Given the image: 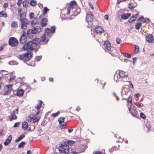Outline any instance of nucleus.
<instances>
[{
    "label": "nucleus",
    "mask_w": 154,
    "mask_h": 154,
    "mask_svg": "<svg viewBox=\"0 0 154 154\" xmlns=\"http://www.w3.org/2000/svg\"><path fill=\"white\" fill-rule=\"evenodd\" d=\"M32 45L30 42H28L23 45L22 49L27 52L19 55L18 57L19 59L21 60L29 61L32 59L33 55V53L32 51L34 49L32 46Z\"/></svg>",
    "instance_id": "obj_1"
},
{
    "label": "nucleus",
    "mask_w": 154,
    "mask_h": 154,
    "mask_svg": "<svg viewBox=\"0 0 154 154\" xmlns=\"http://www.w3.org/2000/svg\"><path fill=\"white\" fill-rule=\"evenodd\" d=\"M75 143L74 141L68 139L65 140L58 147V150L60 153L69 154V146H71Z\"/></svg>",
    "instance_id": "obj_2"
},
{
    "label": "nucleus",
    "mask_w": 154,
    "mask_h": 154,
    "mask_svg": "<svg viewBox=\"0 0 154 154\" xmlns=\"http://www.w3.org/2000/svg\"><path fill=\"white\" fill-rule=\"evenodd\" d=\"M87 147V146L86 145L81 144L79 145L78 148H76V149H71L69 153H70L72 154H77L82 152H84Z\"/></svg>",
    "instance_id": "obj_3"
},
{
    "label": "nucleus",
    "mask_w": 154,
    "mask_h": 154,
    "mask_svg": "<svg viewBox=\"0 0 154 154\" xmlns=\"http://www.w3.org/2000/svg\"><path fill=\"white\" fill-rule=\"evenodd\" d=\"M12 86V84H10L5 86L4 87V91L5 92L4 93H2L1 94L4 96L10 94L11 92L13 90Z\"/></svg>",
    "instance_id": "obj_4"
},
{
    "label": "nucleus",
    "mask_w": 154,
    "mask_h": 154,
    "mask_svg": "<svg viewBox=\"0 0 154 154\" xmlns=\"http://www.w3.org/2000/svg\"><path fill=\"white\" fill-rule=\"evenodd\" d=\"M8 43L9 45L11 46L16 47L18 44V41L16 38L12 37L9 39Z\"/></svg>",
    "instance_id": "obj_5"
},
{
    "label": "nucleus",
    "mask_w": 154,
    "mask_h": 154,
    "mask_svg": "<svg viewBox=\"0 0 154 154\" xmlns=\"http://www.w3.org/2000/svg\"><path fill=\"white\" fill-rule=\"evenodd\" d=\"M41 26H37L34 27L31 29V33L35 34H39L42 29Z\"/></svg>",
    "instance_id": "obj_6"
},
{
    "label": "nucleus",
    "mask_w": 154,
    "mask_h": 154,
    "mask_svg": "<svg viewBox=\"0 0 154 154\" xmlns=\"http://www.w3.org/2000/svg\"><path fill=\"white\" fill-rule=\"evenodd\" d=\"M86 21L88 23L89 22L92 21L93 18V14L90 11L86 13Z\"/></svg>",
    "instance_id": "obj_7"
},
{
    "label": "nucleus",
    "mask_w": 154,
    "mask_h": 154,
    "mask_svg": "<svg viewBox=\"0 0 154 154\" xmlns=\"http://www.w3.org/2000/svg\"><path fill=\"white\" fill-rule=\"evenodd\" d=\"M111 47L109 41L108 40L105 41L103 45V48L108 51H110L111 50Z\"/></svg>",
    "instance_id": "obj_8"
},
{
    "label": "nucleus",
    "mask_w": 154,
    "mask_h": 154,
    "mask_svg": "<svg viewBox=\"0 0 154 154\" xmlns=\"http://www.w3.org/2000/svg\"><path fill=\"white\" fill-rule=\"evenodd\" d=\"M21 23V29H26L27 28V26L29 24V22H26L23 21V19L20 20Z\"/></svg>",
    "instance_id": "obj_9"
},
{
    "label": "nucleus",
    "mask_w": 154,
    "mask_h": 154,
    "mask_svg": "<svg viewBox=\"0 0 154 154\" xmlns=\"http://www.w3.org/2000/svg\"><path fill=\"white\" fill-rule=\"evenodd\" d=\"M146 41L149 43H151L154 40V37L152 34H149L146 35Z\"/></svg>",
    "instance_id": "obj_10"
},
{
    "label": "nucleus",
    "mask_w": 154,
    "mask_h": 154,
    "mask_svg": "<svg viewBox=\"0 0 154 154\" xmlns=\"http://www.w3.org/2000/svg\"><path fill=\"white\" fill-rule=\"evenodd\" d=\"M94 30L97 33H102L104 31L103 28L101 26H96Z\"/></svg>",
    "instance_id": "obj_11"
},
{
    "label": "nucleus",
    "mask_w": 154,
    "mask_h": 154,
    "mask_svg": "<svg viewBox=\"0 0 154 154\" xmlns=\"http://www.w3.org/2000/svg\"><path fill=\"white\" fill-rule=\"evenodd\" d=\"M51 27L52 29H51L49 27H47L45 28V33H46V32H47V31H49L51 33H54L56 30V27H55V26H51Z\"/></svg>",
    "instance_id": "obj_12"
},
{
    "label": "nucleus",
    "mask_w": 154,
    "mask_h": 154,
    "mask_svg": "<svg viewBox=\"0 0 154 154\" xmlns=\"http://www.w3.org/2000/svg\"><path fill=\"white\" fill-rule=\"evenodd\" d=\"M40 24L42 27L46 26L48 24V20L46 18H43L41 20Z\"/></svg>",
    "instance_id": "obj_13"
},
{
    "label": "nucleus",
    "mask_w": 154,
    "mask_h": 154,
    "mask_svg": "<svg viewBox=\"0 0 154 154\" xmlns=\"http://www.w3.org/2000/svg\"><path fill=\"white\" fill-rule=\"evenodd\" d=\"M40 111L38 110L34 116V119L33 120V122H38L40 119V116H39L38 115L39 114Z\"/></svg>",
    "instance_id": "obj_14"
},
{
    "label": "nucleus",
    "mask_w": 154,
    "mask_h": 154,
    "mask_svg": "<svg viewBox=\"0 0 154 154\" xmlns=\"http://www.w3.org/2000/svg\"><path fill=\"white\" fill-rule=\"evenodd\" d=\"M12 139V136L11 135H10L8 137V138L4 142V145L5 146H7L11 143Z\"/></svg>",
    "instance_id": "obj_15"
},
{
    "label": "nucleus",
    "mask_w": 154,
    "mask_h": 154,
    "mask_svg": "<svg viewBox=\"0 0 154 154\" xmlns=\"http://www.w3.org/2000/svg\"><path fill=\"white\" fill-rule=\"evenodd\" d=\"M119 76L120 77L124 78L125 77H126L127 78H128V75H127V74L126 73V72L122 70H121L119 72Z\"/></svg>",
    "instance_id": "obj_16"
},
{
    "label": "nucleus",
    "mask_w": 154,
    "mask_h": 154,
    "mask_svg": "<svg viewBox=\"0 0 154 154\" xmlns=\"http://www.w3.org/2000/svg\"><path fill=\"white\" fill-rule=\"evenodd\" d=\"M24 93V90L21 89L17 91L16 94L18 96L21 97L23 95Z\"/></svg>",
    "instance_id": "obj_17"
},
{
    "label": "nucleus",
    "mask_w": 154,
    "mask_h": 154,
    "mask_svg": "<svg viewBox=\"0 0 154 154\" xmlns=\"http://www.w3.org/2000/svg\"><path fill=\"white\" fill-rule=\"evenodd\" d=\"M29 127V125L28 123L25 121L23 122L22 123V128L25 131Z\"/></svg>",
    "instance_id": "obj_18"
},
{
    "label": "nucleus",
    "mask_w": 154,
    "mask_h": 154,
    "mask_svg": "<svg viewBox=\"0 0 154 154\" xmlns=\"http://www.w3.org/2000/svg\"><path fill=\"white\" fill-rule=\"evenodd\" d=\"M11 115L9 117V118L10 121H12L13 120H14L17 119V116L15 114V112L11 113Z\"/></svg>",
    "instance_id": "obj_19"
},
{
    "label": "nucleus",
    "mask_w": 154,
    "mask_h": 154,
    "mask_svg": "<svg viewBox=\"0 0 154 154\" xmlns=\"http://www.w3.org/2000/svg\"><path fill=\"white\" fill-rule=\"evenodd\" d=\"M25 137V135L23 134H21L15 140V142L17 143L21 140L23 138Z\"/></svg>",
    "instance_id": "obj_20"
},
{
    "label": "nucleus",
    "mask_w": 154,
    "mask_h": 154,
    "mask_svg": "<svg viewBox=\"0 0 154 154\" xmlns=\"http://www.w3.org/2000/svg\"><path fill=\"white\" fill-rule=\"evenodd\" d=\"M131 91L130 89H129V87L128 88H126L123 87L121 89V95L122 96V93H123V92H128L129 91Z\"/></svg>",
    "instance_id": "obj_21"
},
{
    "label": "nucleus",
    "mask_w": 154,
    "mask_h": 154,
    "mask_svg": "<svg viewBox=\"0 0 154 154\" xmlns=\"http://www.w3.org/2000/svg\"><path fill=\"white\" fill-rule=\"evenodd\" d=\"M122 100H126L127 101V102L130 103L131 104L132 103V97L131 95H129L128 98H123Z\"/></svg>",
    "instance_id": "obj_22"
},
{
    "label": "nucleus",
    "mask_w": 154,
    "mask_h": 154,
    "mask_svg": "<svg viewBox=\"0 0 154 154\" xmlns=\"http://www.w3.org/2000/svg\"><path fill=\"white\" fill-rule=\"evenodd\" d=\"M29 3V0H25L23 2V7L27 8Z\"/></svg>",
    "instance_id": "obj_23"
},
{
    "label": "nucleus",
    "mask_w": 154,
    "mask_h": 154,
    "mask_svg": "<svg viewBox=\"0 0 154 154\" xmlns=\"http://www.w3.org/2000/svg\"><path fill=\"white\" fill-rule=\"evenodd\" d=\"M24 38H20L19 39L20 42L22 44H24L27 41V37H24Z\"/></svg>",
    "instance_id": "obj_24"
},
{
    "label": "nucleus",
    "mask_w": 154,
    "mask_h": 154,
    "mask_svg": "<svg viewBox=\"0 0 154 154\" xmlns=\"http://www.w3.org/2000/svg\"><path fill=\"white\" fill-rule=\"evenodd\" d=\"M11 26L13 28H16L18 27L17 22V21H13L11 24Z\"/></svg>",
    "instance_id": "obj_25"
},
{
    "label": "nucleus",
    "mask_w": 154,
    "mask_h": 154,
    "mask_svg": "<svg viewBox=\"0 0 154 154\" xmlns=\"http://www.w3.org/2000/svg\"><path fill=\"white\" fill-rule=\"evenodd\" d=\"M132 111H133L131 112H130L131 115L133 116V117H135L136 118L138 117V116L136 112H135V110L134 109H133Z\"/></svg>",
    "instance_id": "obj_26"
},
{
    "label": "nucleus",
    "mask_w": 154,
    "mask_h": 154,
    "mask_svg": "<svg viewBox=\"0 0 154 154\" xmlns=\"http://www.w3.org/2000/svg\"><path fill=\"white\" fill-rule=\"evenodd\" d=\"M26 12H23L20 14V19H22L23 18L26 17Z\"/></svg>",
    "instance_id": "obj_27"
},
{
    "label": "nucleus",
    "mask_w": 154,
    "mask_h": 154,
    "mask_svg": "<svg viewBox=\"0 0 154 154\" xmlns=\"http://www.w3.org/2000/svg\"><path fill=\"white\" fill-rule=\"evenodd\" d=\"M65 118L64 117H61L59 118L58 119V121L59 124H61L62 123L64 122Z\"/></svg>",
    "instance_id": "obj_28"
},
{
    "label": "nucleus",
    "mask_w": 154,
    "mask_h": 154,
    "mask_svg": "<svg viewBox=\"0 0 154 154\" xmlns=\"http://www.w3.org/2000/svg\"><path fill=\"white\" fill-rule=\"evenodd\" d=\"M37 2L35 0H32L30 2V5L32 7H34L36 5Z\"/></svg>",
    "instance_id": "obj_29"
},
{
    "label": "nucleus",
    "mask_w": 154,
    "mask_h": 154,
    "mask_svg": "<svg viewBox=\"0 0 154 154\" xmlns=\"http://www.w3.org/2000/svg\"><path fill=\"white\" fill-rule=\"evenodd\" d=\"M41 42H44L46 40V37L45 33V32L43 35L41 36Z\"/></svg>",
    "instance_id": "obj_30"
},
{
    "label": "nucleus",
    "mask_w": 154,
    "mask_h": 154,
    "mask_svg": "<svg viewBox=\"0 0 154 154\" xmlns=\"http://www.w3.org/2000/svg\"><path fill=\"white\" fill-rule=\"evenodd\" d=\"M34 116L31 117L30 116H28L26 117V120L29 122H31V121L34 119Z\"/></svg>",
    "instance_id": "obj_31"
},
{
    "label": "nucleus",
    "mask_w": 154,
    "mask_h": 154,
    "mask_svg": "<svg viewBox=\"0 0 154 154\" xmlns=\"http://www.w3.org/2000/svg\"><path fill=\"white\" fill-rule=\"evenodd\" d=\"M142 23L141 22L137 23L135 26V28L137 29H139L141 26H142Z\"/></svg>",
    "instance_id": "obj_32"
},
{
    "label": "nucleus",
    "mask_w": 154,
    "mask_h": 154,
    "mask_svg": "<svg viewBox=\"0 0 154 154\" xmlns=\"http://www.w3.org/2000/svg\"><path fill=\"white\" fill-rule=\"evenodd\" d=\"M49 9L47 8V7H45L44 8V10L43 11V15L42 17L44 16V15L46 14L47 12L49 10Z\"/></svg>",
    "instance_id": "obj_33"
},
{
    "label": "nucleus",
    "mask_w": 154,
    "mask_h": 154,
    "mask_svg": "<svg viewBox=\"0 0 154 154\" xmlns=\"http://www.w3.org/2000/svg\"><path fill=\"white\" fill-rule=\"evenodd\" d=\"M26 145V143L24 141H22L19 144L18 148H23Z\"/></svg>",
    "instance_id": "obj_34"
},
{
    "label": "nucleus",
    "mask_w": 154,
    "mask_h": 154,
    "mask_svg": "<svg viewBox=\"0 0 154 154\" xmlns=\"http://www.w3.org/2000/svg\"><path fill=\"white\" fill-rule=\"evenodd\" d=\"M29 42L31 43V44H34L36 45H38L39 44H38V42H37L36 40L34 38L32 39L31 41H29Z\"/></svg>",
    "instance_id": "obj_35"
},
{
    "label": "nucleus",
    "mask_w": 154,
    "mask_h": 154,
    "mask_svg": "<svg viewBox=\"0 0 154 154\" xmlns=\"http://www.w3.org/2000/svg\"><path fill=\"white\" fill-rule=\"evenodd\" d=\"M128 16H127L126 14L124 13L121 15V18L122 19L126 20L128 19Z\"/></svg>",
    "instance_id": "obj_36"
},
{
    "label": "nucleus",
    "mask_w": 154,
    "mask_h": 154,
    "mask_svg": "<svg viewBox=\"0 0 154 154\" xmlns=\"http://www.w3.org/2000/svg\"><path fill=\"white\" fill-rule=\"evenodd\" d=\"M136 6H134V5L132 3H130L128 5V8L129 9L132 10H133L134 9V8Z\"/></svg>",
    "instance_id": "obj_37"
},
{
    "label": "nucleus",
    "mask_w": 154,
    "mask_h": 154,
    "mask_svg": "<svg viewBox=\"0 0 154 154\" xmlns=\"http://www.w3.org/2000/svg\"><path fill=\"white\" fill-rule=\"evenodd\" d=\"M0 12H2L1 14V17H3L4 18H6L7 17V14L4 11H0Z\"/></svg>",
    "instance_id": "obj_38"
},
{
    "label": "nucleus",
    "mask_w": 154,
    "mask_h": 154,
    "mask_svg": "<svg viewBox=\"0 0 154 154\" xmlns=\"http://www.w3.org/2000/svg\"><path fill=\"white\" fill-rule=\"evenodd\" d=\"M42 56L41 55L39 56H36L35 58V59L36 61L38 62L42 59Z\"/></svg>",
    "instance_id": "obj_39"
},
{
    "label": "nucleus",
    "mask_w": 154,
    "mask_h": 154,
    "mask_svg": "<svg viewBox=\"0 0 154 154\" xmlns=\"http://www.w3.org/2000/svg\"><path fill=\"white\" fill-rule=\"evenodd\" d=\"M8 64L11 65L17 64V62L14 60H12L8 62Z\"/></svg>",
    "instance_id": "obj_40"
},
{
    "label": "nucleus",
    "mask_w": 154,
    "mask_h": 154,
    "mask_svg": "<svg viewBox=\"0 0 154 154\" xmlns=\"http://www.w3.org/2000/svg\"><path fill=\"white\" fill-rule=\"evenodd\" d=\"M81 9L80 8H79V7H78L77 8L75 9V11H76V12L77 13L76 15H77L79 14L81 11Z\"/></svg>",
    "instance_id": "obj_41"
},
{
    "label": "nucleus",
    "mask_w": 154,
    "mask_h": 154,
    "mask_svg": "<svg viewBox=\"0 0 154 154\" xmlns=\"http://www.w3.org/2000/svg\"><path fill=\"white\" fill-rule=\"evenodd\" d=\"M123 55L125 57L130 58L131 57V55L128 53H125L123 54Z\"/></svg>",
    "instance_id": "obj_42"
},
{
    "label": "nucleus",
    "mask_w": 154,
    "mask_h": 154,
    "mask_svg": "<svg viewBox=\"0 0 154 154\" xmlns=\"http://www.w3.org/2000/svg\"><path fill=\"white\" fill-rule=\"evenodd\" d=\"M10 78L9 79V82H11L12 80H14L16 77L14 75H10Z\"/></svg>",
    "instance_id": "obj_43"
},
{
    "label": "nucleus",
    "mask_w": 154,
    "mask_h": 154,
    "mask_svg": "<svg viewBox=\"0 0 154 154\" xmlns=\"http://www.w3.org/2000/svg\"><path fill=\"white\" fill-rule=\"evenodd\" d=\"M140 117L143 119H145L146 118V116L143 112H141L140 114Z\"/></svg>",
    "instance_id": "obj_44"
},
{
    "label": "nucleus",
    "mask_w": 154,
    "mask_h": 154,
    "mask_svg": "<svg viewBox=\"0 0 154 154\" xmlns=\"http://www.w3.org/2000/svg\"><path fill=\"white\" fill-rule=\"evenodd\" d=\"M71 5H72L73 6L74 5L77 6V4L76 2L74 0L71 1L69 3Z\"/></svg>",
    "instance_id": "obj_45"
},
{
    "label": "nucleus",
    "mask_w": 154,
    "mask_h": 154,
    "mask_svg": "<svg viewBox=\"0 0 154 154\" xmlns=\"http://www.w3.org/2000/svg\"><path fill=\"white\" fill-rule=\"evenodd\" d=\"M21 124L20 122H16L14 125L13 127L14 128L18 127Z\"/></svg>",
    "instance_id": "obj_46"
},
{
    "label": "nucleus",
    "mask_w": 154,
    "mask_h": 154,
    "mask_svg": "<svg viewBox=\"0 0 154 154\" xmlns=\"http://www.w3.org/2000/svg\"><path fill=\"white\" fill-rule=\"evenodd\" d=\"M139 51V48L138 46L135 45V52L137 54L138 53Z\"/></svg>",
    "instance_id": "obj_47"
},
{
    "label": "nucleus",
    "mask_w": 154,
    "mask_h": 154,
    "mask_svg": "<svg viewBox=\"0 0 154 154\" xmlns=\"http://www.w3.org/2000/svg\"><path fill=\"white\" fill-rule=\"evenodd\" d=\"M22 32H23V34L21 35L20 38H22L26 36V32L24 30H22Z\"/></svg>",
    "instance_id": "obj_48"
},
{
    "label": "nucleus",
    "mask_w": 154,
    "mask_h": 154,
    "mask_svg": "<svg viewBox=\"0 0 154 154\" xmlns=\"http://www.w3.org/2000/svg\"><path fill=\"white\" fill-rule=\"evenodd\" d=\"M60 111H57L56 113H54L52 114L51 115V116H53L54 117H55L56 116L58 115L59 114H60Z\"/></svg>",
    "instance_id": "obj_49"
},
{
    "label": "nucleus",
    "mask_w": 154,
    "mask_h": 154,
    "mask_svg": "<svg viewBox=\"0 0 154 154\" xmlns=\"http://www.w3.org/2000/svg\"><path fill=\"white\" fill-rule=\"evenodd\" d=\"M64 123L63 124H61V125L62 126V128H61V129H63L65 128L66 126V125L67 124V122H63Z\"/></svg>",
    "instance_id": "obj_50"
},
{
    "label": "nucleus",
    "mask_w": 154,
    "mask_h": 154,
    "mask_svg": "<svg viewBox=\"0 0 154 154\" xmlns=\"http://www.w3.org/2000/svg\"><path fill=\"white\" fill-rule=\"evenodd\" d=\"M34 20H32L31 23V25H32V26L33 25H36V24L38 23L39 22L38 21H35V22H33Z\"/></svg>",
    "instance_id": "obj_51"
},
{
    "label": "nucleus",
    "mask_w": 154,
    "mask_h": 154,
    "mask_svg": "<svg viewBox=\"0 0 154 154\" xmlns=\"http://www.w3.org/2000/svg\"><path fill=\"white\" fill-rule=\"evenodd\" d=\"M150 22V20L149 19L147 18L146 17L144 19V20L143 23H148L149 22Z\"/></svg>",
    "instance_id": "obj_52"
},
{
    "label": "nucleus",
    "mask_w": 154,
    "mask_h": 154,
    "mask_svg": "<svg viewBox=\"0 0 154 154\" xmlns=\"http://www.w3.org/2000/svg\"><path fill=\"white\" fill-rule=\"evenodd\" d=\"M122 41L119 38H117L116 39V42L118 44H120L122 42Z\"/></svg>",
    "instance_id": "obj_53"
},
{
    "label": "nucleus",
    "mask_w": 154,
    "mask_h": 154,
    "mask_svg": "<svg viewBox=\"0 0 154 154\" xmlns=\"http://www.w3.org/2000/svg\"><path fill=\"white\" fill-rule=\"evenodd\" d=\"M34 14L33 12H31L29 13V16L30 19H32L34 18Z\"/></svg>",
    "instance_id": "obj_54"
},
{
    "label": "nucleus",
    "mask_w": 154,
    "mask_h": 154,
    "mask_svg": "<svg viewBox=\"0 0 154 154\" xmlns=\"http://www.w3.org/2000/svg\"><path fill=\"white\" fill-rule=\"evenodd\" d=\"M27 35H29L30 34L31 35V34H33V33H31V29H29L27 30Z\"/></svg>",
    "instance_id": "obj_55"
},
{
    "label": "nucleus",
    "mask_w": 154,
    "mask_h": 154,
    "mask_svg": "<svg viewBox=\"0 0 154 154\" xmlns=\"http://www.w3.org/2000/svg\"><path fill=\"white\" fill-rule=\"evenodd\" d=\"M138 15V13H137V14H135V15L133 14L131 17V18H134V19H135V20H136V19Z\"/></svg>",
    "instance_id": "obj_56"
},
{
    "label": "nucleus",
    "mask_w": 154,
    "mask_h": 154,
    "mask_svg": "<svg viewBox=\"0 0 154 154\" xmlns=\"http://www.w3.org/2000/svg\"><path fill=\"white\" fill-rule=\"evenodd\" d=\"M17 79V81H16V83H17L18 82H21V81L23 80V79L21 77L18 78Z\"/></svg>",
    "instance_id": "obj_57"
},
{
    "label": "nucleus",
    "mask_w": 154,
    "mask_h": 154,
    "mask_svg": "<svg viewBox=\"0 0 154 154\" xmlns=\"http://www.w3.org/2000/svg\"><path fill=\"white\" fill-rule=\"evenodd\" d=\"M35 39L36 41L38 42V44H39L40 42H41V40L39 38H34Z\"/></svg>",
    "instance_id": "obj_58"
},
{
    "label": "nucleus",
    "mask_w": 154,
    "mask_h": 154,
    "mask_svg": "<svg viewBox=\"0 0 154 154\" xmlns=\"http://www.w3.org/2000/svg\"><path fill=\"white\" fill-rule=\"evenodd\" d=\"M131 17L128 20V22L130 23H131L133 22H134L135 20V19H133V20H132Z\"/></svg>",
    "instance_id": "obj_59"
},
{
    "label": "nucleus",
    "mask_w": 154,
    "mask_h": 154,
    "mask_svg": "<svg viewBox=\"0 0 154 154\" xmlns=\"http://www.w3.org/2000/svg\"><path fill=\"white\" fill-rule=\"evenodd\" d=\"M42 106H41V105H38L37 104V106L35 107V109L37 110H38L40 109Z\"/></svg>",
    "instance_id": "obj_60"
},
{
    "label": "nucleus",
    "mask_w": 154,
    "mask_h": 154,
    "mask_svg": "<svg viewBox=\"0 0 154 154\" xmlns=\"http://www.w3.org/2000/svg\"><path fill=\"white\" fill-rule=\"evenodd\" d=\"M142 19H144V17L143 16H141V17H139V18H138V19L137 20V21H141V20Z\"/></svg>",
    "instance_id": "obj_61"
},
{
    "label": "nucleus",
    "mask_w": 154,
    "mask_h": 154,
    "mask_svg": "<svg viewBox=\"0 0 154 154\" xmlns=\"http://www.w3.org/2000/svg\"><path fill=\"white\" fill-rule=\"evenodd\" d=\"M46 32L47 33V35L48 37H50L51 35V34L50 33V32L49 31H47V32Z\"/></svg>",
    "instance_id": "obj_62"
},
{
    "label": "nucleus",
    "mask_w": 154,
    "mask_h": 154,
    "mask_svg": "<svg viewBox=\"0 0 154 154\" xmlns=\"http://www.w3.org/2000/svg\"><path fill=\"white\" fill-rule=\"evenodd\" d=\"M88 5H89V7L93 10H94V8L93 7V5L90 2H88Z\"/></svg>",
    "instance_id": "obj_63"
},
{
    "label": "nucleus",
    "mask_w": 154,
    "mask_h": 154,
    "mask_svg": "<svg viewBox=\"0 0 154 154\" xmlns=\"http://www.w3.org/2000/svg\"><path fill=\"white\" fill-rule=\"evenodd\" d=\"M61 128H62V126L61 125V124H59V125H57L56 127V128L57 129H60V130H61Z\"/></svg>",
    "instance_id": "obj_64"
}]
</instances>
